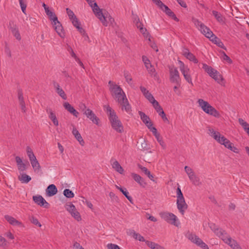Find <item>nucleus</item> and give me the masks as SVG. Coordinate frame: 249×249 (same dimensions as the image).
<instances>
[{
    "instance_id": "5701e85b",
    "label": "nucleus",
    "mask_w": 249,
    "mask_h": 249,
    "mask_svg": "<svg viewBox=\"0 0 249 249\" xmlns=\"http://www.w3.org/2000/svg\"><path fill=\"white\" fill-rule=\"evenodd\" d=\"M13 26H12V24L10 22L9 25L10 26V29L12 33V34L18 40H20L21 39V36L19 34L18 28L17 27L16 25H14L13 23H12Z\"/></svg>"
},
{
    "instance_id": "473e14b6",
    "label": "nucleus",
    "mask_w": 249,
    "mask_h": 249,
    "mask_svg": "<svg viewBox=\"0 0 249 249\" xmlns=\"http://www.w3.org/2000/svg\"><path fill=\"white\" fill-rule=\"evenodd\" d=\"M5 219L11 225L14 226L21 225V223L17 220H16L13 217H12L8 215H6L4 216Z\"/></svg>"
},
{
    "instance_id": "8fccbe9b",
    "label": "nucleus",
    "mask_w": 249,
    "mask_h": 249,
    "mask_svg": "<svg viewBox=\"0 0 249 249\" xmlns=\"http://www.w3.org/2000/svg\"><path fill=\"white\" fill-rule=\"evenodd\" d=\"M18 97L19 101V104L25 102L22 91L21 89H18Z\"/></svg>"
},
{
    "instance_id": "de8ad7c7",
    "label": "nucleus",
    "mask_w": 249,
    "mask_h": 249,
    "mask_svg": "<svg viewBox=\"0 0 249 249\" xmlns=\"http://www.w3.org/2000/svg\"><path fill=\"white\" fill-rule=\"evenodd\" d=\"M47 15L49 17L50 19L53 21V23H54L58 20L57 17L54 13L52 11H51L48 13H47Z\"/></svg>"
},
{
    "instance_id": "dca6fc26",
    "label": "nucleus",
    "mask_w": 249,
    "mask_h": 249,
    "mask_svg": "<svg viewBox=\"0 0 249 249\" xmlns=\"http://www.w3.org/2000/svg\"><path fill=\"white\" fill-rule=\"evenodd\" d=\"M210 228L214 232V233L221 238L222 236H224V234L226 232L225 231L221 229H219L217 226L213 223H210L209 224Z\"/></svg>"
},
{
    "instance_id": "c85d7f7f",
    "label": "nucleus",
    "mask_w": 249,
    "mask_h": 249,
    "mask_svg": "<svg viewBox=\"0 0 249 249\" xmlns=\"http://www.w3.org/2000/svg\"><path fill=\"white\" fill-rule=\"evenodd\" d=\"M205 28H201V29H199V30L201 32V33L203 34L206 37L211 39L212 37V36L214 35L212 31L210 30L209 28L207 27L206 25H204Z\"/></svg>"
},
{
    "instance_id": "6ab92c4d",
    "label": "nucleus",
    "mask_w": 249,
    "mask_h": 249,
    "mask_svg": "<svg viewBox=\"0 0 249 249\" xmlns=\"http://www.w3.org/2000/svg\"><path fill=\"white\" fill-rule=\"evenodd\" d=\"M46 112L48 114L49 118L52 120L53 124L55 126L58 125V121L56 118L55 113L53 111L52 108H47Z\"/></svg>"
},
{
    "instance_id": "37998d69",
    "label": "nucleus",
    "mask_w": 249,
    "mask_h": 249,
    "mask_svg": "<svg viewBox=\"0 0 249 249\" xmlns=\"http://www.w3.org/2000/svg\"><path fill=\"white\" fill-rule=\"evenodd\" d=\"M192 21L196 26V27L197 28L198 30L199 29H201V28H205V29H206L204 27L205 25L202 22L200 21L198 19L196 18H193Z\"/></svg>"
},
{
    "instance_id": "69168bd1",
    "label": "nucleus",
    "mask_w": 249,
    "mask_h": 249,
    "mask_svg": "<svg viewBox=\"0 0 249 249\" xmlns=\"http://www.w3.org/2000/svg\"><path fill=\"white\" fill-rule=\"evenodd\" d=\"M144 242L149 248L152 249H153L155 248V246H156L157 244L155 242L149 241L148 240H145Z\"/></svg>"
},
{
    "instance_id": "423d86ee",
    "label": "nucleus",
    "mask_w": 249,
    "mask_h": 249,
    "mask_svg": "<svg viewBox=\"0 0 249 249\" xmlns=\"http://www.w3.org/2000/svg\"><path fill=\"white\" fill-rule=\"evenodd\" d=\"M160 216L167 222L176 227H178L180 225V222L178 221L177 217L173 213L163 212L160 213Z\"/></svg>"
},
{
    "instance_id": "bb28decb",
    "label": "nucleus",
    "mask_w": 249,
    "mask_h": 249,
    "mask_svg": "<svg viewBox=\"0 0 249 249\" xmlns=\"http://www.w3.org/2000/svg\"><path fill=\"white\" fill-rule=\"evenodd\" d=\"M161 10L165 12L167 16L171 18L174 20L176 21H179V19L176 17L174 12H173L167 6L165 5L163 8V9H161Z\"/></svg>"
},
{
    "instance_id": "1a4fd4ad",
    "label": "nucleus",
    "mask_w": 249,
    "mask_h": 249,
    "mask_svg": "<svg viewBox=\"0 0 249 249\" xmlns=\"http://www.w3.org/2000/svg\"><path fill=\"white\" fill-rule=\"evenodd\" d=\"M226 244L229 245L233 249H241L240 246L237 242L234 239H232L230 236L226 232L224 236L221 238Z\"/></svg>"
},
{
    "instance_id": "b1692460",
    "label": "nucleus",
    "mask_w": 249,
    "mask_h": 249,
    "mask_svg": "<svg viewBox=\"0 0 249 249\" xmlns=\"http://www.w3.org/2000/svg\"><path fill=\"white\" fill-rule=\"evenodd\" d=\"M46 192L48 196H52L57 193V189L54 184H51L47 187Z\"/></svg>"
},
{
    "instance_id": "0e129e2a",
    "label": "nucleus",
    "mask_w": 249,
    "mask_h": 249,
    "mask_svg": "<svg viewBox=\"0 0 249 249\" xmlns=\"http://www.w3.org/2000/svg\"><path fill=\"white\" fill-rule=\"evenodd\" d=\"M73 25L75 27L77 28V26H80V23L79 22V20H78L76 17L73 18L71 20Z\"/></svg>"
},
{
    "instance_id": "09e8293b",
    "label": "nucleus",
    "mask_w": 249,
    "mask_h": 249,
    "mask_svg": "<svg viewBox=\"0 0 249 249\" xmlns=\"http://www.w3.org/2000/svg\"><path fill=\"white\" fill-rule=\"evenodd\" d=\"M18 1L22 12L25 14L27 7V0H18Z\"/></svg>"
},
{
    "instance_id": "f257e3e1",
    "label": "nucleus",
    "mask_w": 249,
    "mask_h": 249,
    "mask_svg": "<svg viewBox=\"0 0 249 249\" xmlns=\"http://www.w3.org/2000/svg\"><path fill=\"white\" fill-rule=\"evenodd\" d=\"M106 109L107 113L108 115V118L113 129L118 133H122L124 131L123 125L114 110L109 106L106 107Z\"/></svg>"
},
{
    "instance_id": "58836bf2",
    "label": "nucleus",
    "mask_w": 249,
    "mask_h": 249,
    "mask_svg": "<svg viewBox=\"0 0 249 249\" xmlns=\"http://www.w3.org/2000/svg\"><path fill=\"white\" fill-rule=\"evenodd\" d=\"M189 179L195 186H199L201 184L199 178L196 176V174L189 178Z\"/></svg>"
},
{
    "instance_id": "052dcab7",
    "label": "nucleus",
    "mask_w": 249,
    "mask_h": 249,
    "mask_svg": "<svg viewBox=\"0 0 249 249\" xmlns=\"http://www.w3.org/2000/svg\"><path fill=\"white\" fill-rule=\"evenodd\" d=\"M31 222L33 223L34 224L38 226L39 227H41V224L38 221V219L36 218H35L34 216H32L30 219Z\"/></svg>"
},
{
    "instance_id": "aec40b11",
    "label": "nucleus",
    "mask_w": 249,
    "mask_h": 249,
    "mask_svg": "<svg viewBox=\"0 0 249 249\" xmlns=\"http://www.w3.org/2000/svg\"><path fill=\"white\" fill-rule=\"evenodd\" d=\"M140 89L144 97L150 102H152L155 99L153 96L145 88L142 86L140 87Z\"/></svg>"
},
{
    "instance_id": "39448f33",
    "label": "nucleus",
    "mask_w": 249,
    "mask_h": 249,
    "mask_svg": "<svg viewBox=\"0 0 249 249\" xmlns=\"http://www.w3.org/2000/svg\"><path fill=\"white\" fill-rule=\"evenodd\" d=\"M109 85V90L112 96L118 102H120L122 99L124 97V95L125 94L120 86H118L111 81L108 82Z\"/></svg>"
},
{
    "instance_id": "412c9836",
    "label": "nucleus",
    "mask_w": 249,
    "mask_h": 249,
    "mask_svg": "<svg viewBox=\"0 0 249 249\" xmlns=\"http://www.w3.org/2000/svg\"><path fill=\"white\" fill-rule=\"evenodd\" d=\"M139 114L141 117V120L147 127H149L148 125H149L150 126H151V125H153V124L150 121L149 117L148 116H147L142 111H139Z\"/></svg>"
},
{
    "instance_id": "c9c22d12",
    "label": "nucleus",
    "mask_w": 249,
    "mask_h": 249,
    "mask_svg": "<svg viewBox=\"0 0 249 249\" xmlns=\"http://www.w3.org/2000/svg\"><path fill=\"white\" fill-rule=\"evenodd\" d=\"M211 77L214 79L217 83L220 84L221 82L223 80L222 75L219 74V72L215 70Z\"/></svg>"
},
{
    "instance_id": "6e6552de",
    "label": "nucleus",
    "mask_w": 249,
    "mask_h": 249,
    "mask_svg": "<svg viewBox=\"0 0 249 249\" xmlns=\"http://www.w3.org/2000/svg\"><path fill=\"white\" fill-rule=\"evenodd\" d=\"M169 72L170 81L177 85L180 86V78L177 69L173 67H170Z\"/></svg>"
},
{
    "instance_id": "a18cd8bd",
    "label": "nucleus",
    "mask_w": 249,
    "mask_h": 249,
    "mask_svg": "<svg viewBox=\"0 0 249 249\" xmlns=\"http://www.w3.org/2000/svg\"><path fill=\"white\" fill-rule=\"evenodd\" d=\"M184 170L186 173L187 174L189 178L193 177L194 175H195V173L191 167L188 166H185Z\"/></svg>"
},
{
    "instance_id": "7ed1b4c3",
    "label": "nucleus",
    "mask_w": 249,
    "mask_h": 249,
    "mask_svg": "<svg viewBox=\"0 0 249 249\" xmlns=\"http://www.w3.org/2000/svg\"><path fill=\"white\" fill-rule=\"evenodd\" d=\"M197 103L199 107L206 113L217 118L220 117L219 112L214 107L210 105L208 102L202 99H199Z\"/></svg>"
},
{
    "instance_id": "4c0bfd02",
    "label": "nucleus",
    "mask_w": 249,
    "mask_h": 249,
    "mask_svg": "<svg viewBox=\"0 0 249 249\" xmlns=\"http://www.w3.org/2000/svg\"><path fill=\"white\" fill-rule=\"evenodd\" d=\"M196 240L195 241L194 243L196 244L197 246L200 247L201 248L204 249H209L208 246L204 242H203V241L198 236L196 237Z\"/></svg>"
},
{
    "instance_id": "680f3d73",
    "label": "nucleus",
    "mask_w": 249,
    "mask_h": 249,
    "mask_svg": "<svg viewBox=\"0 0 249 249\" xmlns=\"http://www.w3.org/2000/svg\"><path fill=\"white\" fill-rule=\"evenodd\" d=\"M142 61L143 62L145 65V67H147V66H150L151 64L150 60L148 59V58L146 56L143 55L142 56Z\"/></svg>"
},
{
    "instance_id": "603ef678",
    "label": "nucleus",
    "mask_w": 249,
    "mask_h": 249,
    "mask_svg": "<svg viewBox=\"0 0 249 249\" xmlns=\"http://www.w3.org/2000/svg\"><path fill=\"white\" fill-rule=\"evenodd\" d=\"M124 76L125 79V80L129 84H131V82L132 81V78L130 74V73L128 71L124 72Z\"/></svg>"
},
{
    "instance_id": "20e7f679",
    "label": "nucleus",
    "mask_w": 249,
    "mask_h": 249,
    "mask_svg": "<svg viewBox=\"0 0 249 249\" xmlns=\"http://www.w3.org/2000/svg\"><path fill=\"white\" fill-rule=\"evenodd\" d=\"M208 134L218 143L224 145L225 147L228 149H229L230 146L232 145V143L229 140L224 136L221 135L219 132L214 131L213 128H209L208 129Z\"/></svg>"
},
{
    "instance_id": "bf43d9fd",
    "label": "nucleus",
    "mask_w": 249,
    "mask_h": 249,
    "mask_svg": "<svg viewBox=\"0 0 249 249\" xmlns=\"http://www.w3.org/2000/svg\"><path fill=\"white\" fill-rule=\"evenodd\" d=\"M161 10L165 5L160 0H152Z\"/></svg>"
},
{
    "instance_id": "864d4df0",
    "label": "nucleus",
    "mask_w": 249,
    "mask_h": 249,
    "mask_svg": "<svg viewBox=\"0 0 249 249\" xmlns=\"http://www.w3.org/2000/svg\"><path fill=\"white\" fill-rule=\"evenodd\" d=\"M186 236L190 240H191L193 243H195V241L196 240V239L197 236L196 235L189 232H188L186 234Z\"/></svg>"
},
{
    "instance_id": "79ce46f5",
    "label": "nucleus",
    "mask_w": 249,
    "mask_h": 249,
    "mask_svg": "<svg viewBox=\"0 0 249 249\" xmlns=\"http://www.w3.org/2000/svg\"><path fill=\"white\" fill-rule=\"evenodd\" d=\"M146 68L151 76L155 78L157 77V74L153 66L151 64L150 66H147V67Z\"/></svg>"
},
{
    "instance_id": "2eb2a0df",
    "label": "nucleus",
    "mask_w": 249,
    "mask_h": 249,
    "mask_svg": "<svg viewBox=\"0 0 249 249\" xmlns=\"http://www.w3.org/2000/svg\"><path fill=\"white\" fill-rule=\"evenodd\" d=\"M33 199L36 204L40 206H43L45 208H48L49 207V203L40 195L33 196Z\"/></svg>"
},
{
    "instance_id": "c03bdc74",
    "label": "nucleus",
    "mask_w": 249,
    "mask_h": 249,
    "mask_svg": "<svg viewBox=\"0 0 249 249\" xmlns=\"http://www.w3.org/2000/svg\"><path fill=\"white\" fill-rule=\"evenodd\" d=\"M238 122L246 132L249 129V124L243 119L239 118L238 119Z\"/></svg>"
},
{
    "instance_id": "13d9d810",
    "label": "nucleus",
    "mask_w": 249,
    "mask_h": 249,
    "mask_svg": "<svg viewBox=\"0 0 249 249\" xmlns=\"http://www.w3.org/2000/svg\"><path fill=\"white\" fill-rule=\"evenodd\" d=\"M138 167L143 172L145 175L147 176L150 175V172L147 169V168L142 166L140 164H138Z\"/></svg>"
},
{
    "instance_id": "6e6d98bb",
    "label": "nucleus",
    "mask_w": 249,
    "mask_h": 249,
    "mask_svg": "<svg viewBox=\"0 0 249 249\" xmlns=\"http://www.w3.org/2000/svg\"><path fill=\"white\" fill-rule=\"evenodd\" d=\"M66 12L70 20L76 17L73 11L68 8H66Z\"/></svg>"
},
{
    "instance_id": "4468645a",
    "label": "nucleus",
    "mask_w": 249,
    "mask_h": 249,
    "mask_svg": "<svg viewBox=\"0 0 249 249\" xmlns=\"http://www.w3.org/2000/svg\"><path fill=\"white\" fill-rule=\"evenodd\" d=\"M84 114L86 117L90 120L93 123L98 125L99 123V119L96 116L94 113L89 108L86 110Z\"/></svg>"
},
{
    "instance_id": "a19ab883",
    "label": "nucleus",
    "mask_w": 249,
    "mask_h": 249,
    "mask_svg": "<svg viewBox=\"0 0 249 249\" xmlns=\"http://www.w3.org/2000/svg\"><path fill=\"white\" fill-rule=\"evenodd\" d=\"M212 14L216 19L217 21L221 23L224 22V18L220 13L216 11L213 10L212 11Z\"/></svg>"
},
{
    "instance_id": "ddd939ff",
    "label": "nucleus",
    "mask_w": 249,
    "mask_h": 249,
    "mask_svg": "<svg viewBox=\"0 0 249 249\" xmlns=\"http://www.w3.org/2000/svg\"><path fill=\"white\" fill-rule=\"evenodd\" d=\"M122 107V109L124 110L127 113H130L131 111V107L126 98V95H124V97L122 99L120 102H118Z\"/></svg>"
},
{
    "instance_id": "72a5a7b5",
    "label": "nucleus",
    "mask_w": 249,
    "mask_h": 249,
    "mask_svg": "<svg viewBox=\"0 0 249 249\" xmlns=\"http://www.w3.org/2000/svg\"><path fill=\"white\" fill-rule=\"evenodd\" d=\"M210 40L214 44H216L218 47L226 50V48L225 47L224 44L220 40V39L216 36L214 35L212 36V37L211 38Z\"/></svg>"
},
{
    "instance_id": "e2e57ef3",
    "label": "nucleus",
    "mask_w": 249,
    "mask_h": 249,
    "mask_svg": "<svg viewBox=\"0 0 249 249\" xmlns=\"http://www.w3.org/2000/svg\"><path fill=\"white\" fill-rule=\"evenodd\" d=\"M180 70L183 75L190 73V69L187 66L180 69Z\"/></svg>"
},
{
    "instance_id": "2f4dec72",
    "label": "nucleus",
    "mask_w": 249,
    "mask_h": 249,
    "mask_svg": "<svg viewBox=\"0 0 249 249\" xmlns=\"http://www.w3.org/2000/svg\"><path fill=\"white\" fill-rule=\"evenodd\" d=\"M115 187L123 194L131 203H133V199L132 197L129 195V193L126 188L119 187L117 185H115Z\"/></svg>"
},
{
    "instance_id": "5fc2aeb1",
    "label": "nucleus",
    "mask_w": 249,
    "mask_h": 249,
    "mask_svg": "<svg viewBox=\"0 0 249 249\" xmlns=\"http://www.w3.org/2000/svg\"><path fill=\"white\" fill-rule=\"evenodd\" d=\"M186 236L190 240H191L193 243H195V241L196 240V239L197 236L196 235L189 232H188L186 234Z\"/></svg>"
},
{
    "instance_id": "a211bd4d",
    "label": "nucleus",
    "mask_w": 249,
    "mask_h": 249,
    "mask_svg": "<svg viewBox=\"0 0 249 249\" xmlns=\"http://www.w3.org/2000/svg\"><path fill=\"white\" fill-rule=\"evenodd\" d=\"M183 55L188 60L193 61L194 63H197L198 60L195 56L190 53L188 49L185 48L183 51Z\"/></svg>"
},
{
    "instance_id": "a878e982",
    "label": "nucleus",
    "mask_w": 249,
    "mask_h": 249,
    "mask_svg": "<svg viewBox=\"0 0 249 249\" xmlns=\"http://www.w3.org/2000/svg\"><path fill=\"white\" fill-rule=\"evenodd\" d=\"M127 233L129 236L133 237L136 240H138L142 242L145 241V240L142 236L140 233L136 232L133 230H130Z\"/></svg>"
},
{
    "instance_id": "f3484780",
    "label": "nucleus",
    "mask_w": 249,
    "mask_h": 249,
    "mask_svg": "<svg viewBox=\"0 0 249 249\" xmlns=\"http://www.w3.org/2000/svg\"><path fill=\"white\" fill-rule=\"evenodd\" d=\"M53 25L54 27L55 30L58 34V35L61 37L65 36V33L63 30V27L60 22L57 20L54 23H53Z\"/></svg>"
},
{
    "instance_id": "e433bc0d",
    "label": "nucleus",
    "mask_w": 249,
    "mask_h": 249,
    "mask_svg": "<svg viewBox=\"0 0 249 249\" xmlns=\"http://www.w3.org/2000/svg\"><path fill=\"white\" fill-rule=\"evenodd\" d=\"M202 68L210 76L213 74V72L216 70L206 64H203Z\"/></svg>"
},
{
    "instance_id": "4d7b16f0",
    "label": "nucleus",
    "mask_w": 249,
    "mask_h": 249,
    "mask_svg": "<svg viewBox=\"0 0 249 249\" xmlns=\"http://www.w3.org/2000/svg\"><path fill=\"white\" fill-rule=\"evenodd\" d=\"M65 108L70 113L73 109L74 107H72L68 102H65L63 104Z\"/></svg>"
},
{
    "instance_id": "393cba45",
    "label": "nucleus",
    "mask_w": 249,
    "mask_h": 249,
    "mask_svg": "<svg viewBox=\"0 0 249 249\" xmlns=\"http://www.w3.org/2000/svg\"><path fill=\"white\" fill-rule=\"evenodd\" d=\"M131 176L134 180L142 187H144L146 185V183L140 175L133 173L131 174Z\"/></svg>"
},
{
    "instance_id": "9b49d317",
    "label": "nucleus",
    "mask_w": 249,
    "mask_h": 249,
    "mask_svg": "<svg viewBox=\"0 0 249 249\" xmlns=\"http://www.w3.org/2000/svg\"><path fill=\"white\" fill-rule=\"evenodd\" d=\"M65 207L67 211H68L71 213V215L76 220L79 221L81 220V215L73 204L70 203L66 204Z\"/></svg>"
},
{
    "instance_id": "ea45409f",
    "label": "nucleus",
    "mask_w": 249,
    "mask_h": 249,
    "mask_svg": "<svg viewBox=\"0 0 249 249\" xmlns=\"http://www.w3.org/2000/svg\"><path fill=\"white\" fill-rule=\"evenodd\" d=\"M156 111L158 113L159 115L163 111L158 101L155 100L154 101L151 103Z\"/></svg>"
},
{
    "instance_id": "0eeeda50",
    "label": "nucleus",
    "mask_w": 249,
    "mask_h": 249,
    "mask_svg": "<svg viewBox=\"0 0 249 249\" xmlns=\"http://www.w3.org/2000/svg\"><path fill=\"white\" fill-rule=\"evenodd\" d=\"M26 152L27 156L34 170L35 171L39 170L40 169V164L35 156L32 149L29 146H27L26 147Z\"/></svg>"
},
{
    "instance_id": "f8f14e48",
    "label": "nucleus",
    "mask_w": 249,
    "mask_h": 249,
    "mask_svg": "<svg viewBox=\"0 0 249 249\" xmlns=\"http://www.w3.org/2000/svg\"><path fill=\"white\" fill-rule=\"evenodd\" d=\"M177 208L182 215H184L185 211L187 209L188 205L185 202L184 197L178 198L177 199Z\"/></svg>"
},
{
    "instance_id": "cd10ccee",
    "label": "nucleus",
    "mask_w": 249,
    "mask_h": 249,
    "mask_svg": "<svg viewBox=\"0 0 249 249\" xmlns=\"http://www.w3.org/2000/svg\"><path fill=\"white\" fill-rule=\"evenodd\" d=\"M18 170L20 172H23L26 170V166L25 163L22 162V159L18 156L16 157L15 158Z\"/></svg>"
},
{
    "instance_id": "774afa93",
    "label": "nucleus",
    "mask_w": 249,
    "mask_h": 249,
    "mask_svg": "<svg viewBox=\"0 0 249 249\" xmlns=\"http://www.w3.org/2000/svg\"><path fill=\"white\" fill-rule=\"evenodd\" d=\"M148 126L149 127H147L153 133L155 136H157V135L159 134V133L157 132V129L155 127H153V125H151V126H150L149 125Z\"/></svg>"
},
{
    "instance_id": "338daca9",
    "label": "nucleus",
    "mask_w": 249,
    "mask_h": 249,
    "mask_svg": "<svg viewBox=\"0 0 249 249\" xmlns=\"http://www.w3.org/2000/svg\"><path fill=\"white\" fill-rule=\"evenodd\" d=\"M7 245V242L5 239L2 236L0 235V246L1 247L6 246Z\"/></svg>"
},
{
    "instance_id": "3c124183",
    "label": "nucleus",
    "mask_w": 249,
    "mask_h": 249,
    "mask_svg": "<svg viewBox=\"0 0 249 249\" xmlns=\"http://www.w3.org/2000/svg\"><path fill=\"white\" fill-rule=\"evenodd\" d=\"M157 141L159 142L161 146V147L164 149L166 147V145L164 143L162 138L160 137V134L157 135V136H155Z\"/></svg>"
},
{
    "instance_id": "4be33fe9",
    "label": "nucleus",
    "mask_w": 249,
    "mask_h": 249,
    "mask_svg": "<svg viewBox=\"0 0 249 249\" xmlns=\"http://www.w3.org/2000/svg\"><path fill=\"white\" fill-rule=\"evenodd\" d=\"M53 86L54 88L55 89L56 92L64 100L67 99V95L65 94L64 91L63 90L62 88L60 87V86L58 83L56 82L53 83Z\"/></svg>"
},
{
    "instance_id": "f704fd0d",
    "label": "nucleus",
    "mask_w": 249,
    "mask_h": 249,
    "mask_svg": "<svg viewBox=\"0 0 249 249\" xmlns=\"http://www.w3.org/2000/svg\"><path fill=\"white\" fill-rule=\"evenodd\" d=\"M18 178L19 180L24 183H27L31 180V178L24 173L21 174Z\"/></svg>"
},
{
    "instance_id": "c756f323",
    "label": "nucleus",
    "mask_w": 249,
    "mask_h": 249,
    "mask_svg": "<svg viewBox=\"0 0 249 249\" xmlns=\"http://www.w3.org/2000/svg\"><path fill=\"white\" fill-rule=\"evenodd\" d=\"M72 134L74 136L75 139L79 142L81 145H84L85 144L84 141L83 140L81 134L79 133L77 129L73 127L72 131Z\"/></svg>"
},
{
    "instance_id": "49530a36",
    "label": "nucleus",
    "mask_w": 249,
    "mask_h": 249,
    "mask_svg": "<svg viewBox=\"0 0 249 249\" xmlns=\"http://www.w3.org/2000/svg\"><path fill=\"white\" fill-rule=\"evenodd\" d=\"M63 194L67 198H72L74 196L73 193L69 189H65L63 191Z\"/></svg>"
},
{
    "instance_id": "9d476101",
    "label": "nucleus",
    "mask_w": 249,
    "mask_h": 249,
    "mask_svg": "<svg viewBox=\"0 0 249 249\" xmlns=\"http://www.w3.org/2000/svg\"><path fill=\"white\" fill-rule=\"evenodd\" d=\"M226 244L229 245L233 249H241L240 246L237 242L234 239H232L230 236L226 232L224 236L221 238Z\"/></svg>"
},
{
    "instance_id": "f03ea898",
    "label": "nucleus",
    "mask_w": 249,
    "mask_h": 249,
    "mask_svg": "<svg viewBox=\"0 0 249 249\" xmlns=\"http://www.w3.org/2000/svg\"><path fill=\"white\" fill-rule=\"evenodd\" d=\"M89 5L92 8V11L96 17L102 22L103 25L107 26V21L106 16L102 12V10L98 7L95 0H86Z\"/></svg>"
},
{
    "instance_id": "7c9ffc66",
    "label": "nucleus",
    "mask_w": 249,
    "mask_h": 249,
    "mask_svg": "<svg viewBox=\"0 0 249 249\" xmlns=\"http://www.w3.org/2000/svg\"><path fill=\"white\" fill-rule=\"evenodd\" d=\"M111 162L112 168L120 174H122L124 173V170L123 167L120 165L118 161L116 160H112Z\"/></svg>"
}]
</instances>
